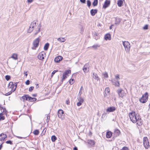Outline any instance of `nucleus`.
Here are the masks:
<instances>
[{
  "label": "nucleus",
  "mask_w": 150,
  "mask_h": 150,
  "mask_svg": "<svg viewBox=\"0 0 150 150\" xmlns=\"http://www.w3.org/2000/svg\"><path fill=\"white\" fill-rule=\"evenodd\" d=\"M122 44L126 52H129L130 49V45L129 43L127 41H122Z\"/></svg>",
  "instance_id": "obj_2"
},
{
  "label": "nucleus",
  "mask_w": 150,
  "mask_h": 150,
  "mask_svg": "<svg viewBox=\"0 0 150 150\" xmlns=\"http://www.w3.org/2000/svg\"><path fill=\"white\" fill-rule=\"evenodd\" d=\"M98 4V0H94L92 3V5L93 6H96Z\"/></svg>",
  "instance_id": "obj_33"
},
{
  "label": "nucleus",
  "mask_w": 150,
  "mask_h": 150,
  "mask_svg": "<svg viewBox=\"0 0 150 150\" xmlns=\"http://www.w3.org/2000/svg\"><path fill=\"white\" fill-rule=\"evenodd\" d=\"M3 135L4 136V137H2L0 139L1 141L4 140L6 138L7 136L6 134H4V133H1L0 134V136L2 137Z\"/></svg>",
  "instance_id": "obj_27"
},
{
  "label": "nucleus",
  "mask_w": 150,
  "mask_h": 150,
  "mask_svg": "<svg viewBox=\"0 0 150 150\" xmlns=\"http://www.w3.org/2000/svg\"><path fill=\"white\" fill-rule=\"evenodd\" d=\"M143 29L144 30H146L148 29V25H145L143 27Z\"/></svg>",
  "instance_id": "obj_54"
},
{
  "label": "nucleus",
  "mask_w": 150,
  "mask_h": 150,
  "mask_svg": "<svg viewBox=\"0 0 150 150\" xmlns=\"http://www.w3.org/2000/svg\"><path fill=\"white\" fill-rule=\"evenodd\" d=\"M77 99L79 102L77 103V106H79L81 105L84 102V100L82 98H79Z\"/></svg>",
  "instance_id": "obj_12"
},
{
  "label": "nucleus",
  "mask_w": 150,
  "mask_h": 150,
  "mask_svg": "<svg viewBox=\"0 0 150 150\" xmlns=\"http://www.w3.org/2000/svg\"><path fill=\"white\" fill-rule=\"evenodd\" d=\"M41 27V25L40 24H39L38 26V33L40 31V29Z\"/></svg>",
  "instance_id": "obj_48"
},
{
  "label": "nucleus",
  "mask_w": 150,
  "mask_h": 150,
  "mask_svg": "<svg viewBox=\"0 0 150 150\" xmlns=\"http://www.w3.org/2000/svg\"><path fill=\"white\" fill-rule=\"evenodd\" d=\"M28 95H24L20 98V100L24 102L25 100H28Z\"/></svg>",
  "instance_id": "obj_16"
},
{
  "label": "nucleus",
  "mask_w": 150,
  "mask_h": 150,
  "mask_svg": "<svg viewBox=\"0 0 150 150\" xmlns=\"http://www.w3.org/2000/svg\"><path fill=\"white\" fill-rule=\"evenodd\" d=\"M110 90L108 87H107L105 88V94L107 95V94L109 93L110 92Z\"/></svg>",
  "instance_id": "obj_36"
},
{
  "label": "nucleus",
  "mask_w": 150,
  "mask_h": 150,
  "mask_svg": "<svg viewBox=\"0 0 150 150\" xmlns=\"http://www.w3.org/2000/svg\"><path fill=\"white\" fill-rule=\"evenodd\" d=\"M123 4V1L122 0H118L117 1V4L118 6L121 7Z\"/></svg>",
  "instance_id": "obj_28"
},
{
  "label": "nucleus",
  "mask_w": 150,
  "mask_h": 150,
  "mask_svg": "<svg viewBox=\"0 0 150 150\" xmlns=\"http://www.w3.org/2000/svg\"><path fill=\"white\" fill-rule=\"evenodd\" d=\"M98 10L97 9H92L90 11V13L91 16H93L97 13Z\"/></svg>",
  "instance_id": "obj_19"
},
{
  "label": "nucleus",
  "mask_w": 150,
  "mask_h": 150,
  "mask_svg": "<svg viewBox=\"0 0 150 150\" xmlns=\"http://www.w3.org/2000/svg\"><path fill=\"white\" fill-rule=\"evenodd\" d=\"M128 150V148L126 146L123 147L122 148V149H121V150Z\"/></svg>",
  "instance_id": "obj_53"
},
{
  "label": "nucleus",
  "mask_w": 150,
  "mask_h": 150,
  "mask_svg": "<svg viewBox=\"0 0 150 150\" xmlns=\"http://www.w3.org/2000/svg\"><path fill=\"white\" fill-rule=\"evenodd\" d=\"M112 135V133L110 131H108L106 132V137L107 138H110Z\"/></svg>",
  "instance_id": "obj_25"
},
{
  "label": "nucleus",
  "mask_w": 150,
  "mask_h": 150,
  "mask_svg": "<svg viewBox=\"0 0 150 150\" xmlns=\"http://www.w3.org/2000/svg\"><path fill=\"white\" fill-rule=\"evenodd\" d=\"M11 58L15 60H16L18 59L17 55L16 54H13L11 56Z\"/></svg>",
  "instance_id": "obj_34"
},
{
  "label": "nucleus",
  "mask_w": 150,
  "mask_h": 150,
  "mask_svg": "<svg viewBox=\"0 0 150 150\" xmlns=\"http://www.w3.org/2000/svg\"><path fill=\"white\" fill-rule=\"evenodd\" d=\"M115 79L116 80L118 81L120 79V78L119 77V74H117L115 76Z\"/></svg>",
  "instance_id": "obj_43"
},
{
  "label": "nucleus",
  "mask_w": 150,
  "mask_h": 150,
  "mask_svg": "<svg viewBox=\"0 0 150 150\" xmlns=\"http://www.w3.org/2000/svg\"><path fill=\"white\" fill-rule=\"evenodd\" d=\"M2 109H3V107L2 106V105L0 104V109L1 111H2Z\"/></svg>",
  "instance_id": "obj_61"
},
{
  "label": "nucleus",
  "mask_w": 150,
  "mask_h": 150,
  "mask_svg": "<svg viewBox=\"0 0 150 150\" xmlns=\"http://www.w3.org/2000/svg\"><path fill=\"white\" fill-rule=\"evenodd\" d=\"M11 78V76H10L7 75L5 76V79L7 81H8Z\"/></svg>",
  "instance_id": "obj_45"
},
{
  "label": "nucleus",
  "mask_w": 150,
  "mask_h": 150,
  "mask_svg": "<svg viewBox=\"0 0 150 150\" xmlns=\"http://www.w3.org/2000/svg\"><path fill=\"white\" fill-rule=\"evenodd\" d=\"M4 114L2 113H0V120H3L5 119V117L4 116H3V115Z\"/></svg>",
  "instance_id": "obj_39"
},
{
  "label": "nucleus",
  "mask_w": 150,
  "mask_h": 150,
  "mask_svg": "<svg viewBox=\"0 0 150 150\" xmlns=\"http://www.w3.org/2000/svg\"><path fill=\"white\" fill-rule=\"evenodd\" d=\"M12 91H9L8 93H6L5 95L6 96H8L9 95H10L12 93Z\"/></svg>",
  "instance_id": "obj_52"
},
{
  "label": "nucleus",
  "mask_w": 150,
  "mask_h": 150,
  "mask_svg": "<svg viewBox=\"0 0 150 150\" xmlns=\"http://www.w3.org/2000/svg\"><path fill=\"white\" fill-rule=\"evenodd\" d=\"M63 59L62 57L59 56L56 57L54 59V61L56 62H59Z\"/></svg>",
  "instance_id": "obj_17"
},
{
  "label": "nucleus",
  "mask_w": 150,
  "mask_h": 150,
  "mask_svg": "<svg viewBox=\"0 0 150 150\" xmlns=\"http://www.w3.org/2000/svg\"><path fill=\"white\" fill-rule=\"evenodd\" d=\"M71 72V71L70 70H68L66 71L64 73H63L65 75L68 76L69 74H70Z\"/></svg>",
  "instance_id": "obj_42"
},
{
  "label": "nucleus",
  "mask_w": 150,
  "mask_h": 150,
  "mask_svg": "<svg viewBox=\"0 0 150 150\" xmlns=\"http://www.w3.org/2000/svg\"><path fill=\"white\" fill-rule=\"evenodd\" d=\"M3 147L2 144L0 145V150Z\"/></svg>",
  "instance_id": "obj_64"
},
{
  "label": "nucleus",
  "mask_w": 150,
  "mask_h": 150,
  "mask_svg": "<svg viewBox=\"0 0 150 150\" xmlns=\"http://www.w3.org/2000/svg\"><path fill=\"white\" fill-rule=\"evenodd\" d=\"M73 150H78V148L77 147L75 146L74 147V148H73Z\"/></svg>",
  "instance_id": "obj_62"
},
{
  "label": "nucleus",
  "mask_w": 150,
  "mask_h": 150,
  "mask_svg": "<svg viewBox=\"0 0 150 150\" xmlns=\"http://www.w3.org/2000/svg\"><path fill=\"white\" fill-rule=\"evenodd\" d=\"M116 108L115 107L112 106L108 108L106 110L107 112H112L115 111Z\"/></svg>",
  "instance_id": "obj_13"
},
{
  "label": "nucleus",
  "mask_w": 150,
  "mask_h": 150,
  "mask_svg": "<svg viewBox=\"0 0 150 150\" xmlns=\"http://www.w3.org/2000/svg\"><path fill=\"white\" fill-rule=\"evenodd\" d=\"M102 75L103 76V78H107L108 77V74L106 72H105L102 73Z\"/></svg>",
  "instance_id": "obj_32"
},
{
  "label": "nucleus",
  "mask_w": 150,
  "mask_h": 150,
  "mask_svg": "<svg viewBox=\"0 0 150 150\" xmlns=\"http://www.w3.org/2000/svg\"><path fill=\"white\" fill-rule=\"evenodd\" d=\"M121 21V19L119 18H116L115 24L117 25H119Z\"/></svg>",
  "instance_id": "obj_23"
},
{
  "label": "nucleus",
  "mask_w": 150,
  "mask_h": 150,
  "mask_svg": "<svg viewBox=\"0 0 150 150\" xmlns=\"http://www.w3.org/2000/svg\"><path fill=\"white\" fill-rule=\"evenodd\" d=\"M120 133V132L119 130L117 129H115L114 133V137H117L119 135Z\"/></svg>",
  "instance_id": "obj_15"
},
{
  "label": "nucleus",
  "mask_w": 150,
  "mask_h": 150,
  "mask_svg": "<svg viewBox=\"0 0 150 150\" xmlns=\"http://www.w3.org/2000/svg\"><path fill=\"white\" fill-rule=\"evenodd\" d=\"M106 114V113H104L102 115V118L105 117Z\"/></svg>",
  "instance_id": "obj_58"
},
{
  "label": "nucleus",
  "mask_w": 150,
  "mask_h": 150,
  "mask_svg": "<svg viewBox=\"0 0 150 150\" xmlns=\"http://www.w3.org/2000/svg\"><path fill=\"white\" fill-rule=\"evenodd\" d=\"M6 143L7 144H10L11 145L13 144L11 140H8L6 142Z\"/></svg>",
  "instance_id": "obj_49"
},
{
  "label": "nucleus",
  "mask_w": 150,
  "mask_h": 150,
  "mask_svg": "<svg viewBox=\"0 0 150 150\" xmlns=\"http://www.w3.org/2000/svg\"><path fill=\"white\" fill-rule=\"evenodd\" d=\"M100 47V45L98 44L94 45L91 47L92 48H93L94 49L96 50L98 47Z\"/></svg>",
  "instance_id": "obj_35"
},
{
  "label": "nucleus",
  "mask_w": 150,
  "mask_h": 150,
  "mask_svg": "<svg viewBox=\"0 0 150 150\" xmlns=\"http://www.w3.org/2000/svg\"><path fill=\"white\" fill-rule=\"evenodd\" d=\"M80 1L82 3L85 4L86 2V0H80Z\"/></svg>",
  "instance_id": "obj_57"
},
{
  "label": "nucleus",
  "mask_w": 150,
  "mask_h": 150,
  "mask_svg": "<svg viewBox=\"0 0 150 150\" xmlns=\"http://www.w3.org/2000/svg\"><path fill=\"white\" fill-rule=\"evenodd\" d=\"M57 40L58 41L61 42H64L66 40L64 38H57Z\"/></svg>",
  "instance_id": "obj_31"
},
{
  "label": "nucleus",
  "mask_w": 150,
  "mask_h": 150,
  "mask_svg": "<svg viewBox=\"0 0 150 150\" xmlns=\"http://www.w3.org/2000/svg\"><path fill=\"white\" fill-rule=\"evenodd\" d=\"M36 21H33L31 23L29 28L28 30V32L29 33H31L33 30L34 27L36 24Z\"/></svg>",
  "instance_id": "obj_6"
},
{
  "label": "nucleus",
  "mask_w": 150,
  "mask_h": 150,
  "mask_svg": "<svg viewBox=\"0 0 150 150\" xmlns=\"http://www.w3.org/2000/svg\"><path fill=\"white\" fill-rule=\"evenodd\" d=\"M89 64L88 63H86L85 64L83 68V69L84 72L86 73L87 71V68H88Z\"/></svg>",
  "instance_id": "obj_20"
},
{
  "label": "nucleus",
  "mask_w": 150,
  "mask_h": 150,
  "mask_svg": "<svg viewBox=\"0 0 150 150\" xmlns=\"http://www.w3.org/2000/svg\"><path fill=\"white\" fill-rule=\"evenodd\" d=\"M87 6L89 7L91 5V2L90 0H87Z\"/></svg>",
  "instance_id": "obj_41"
},
{
  "label": "nucleus",
  "mask_w": 150,
  "mask_h": 150,
  "mask_svg": "<svg viewBox=\"0 0 150 150\" xmlns=\"http://www.w3.org/2000/svg\"><path fill=\"white\" fill-rule=\"evenodd\" d=\"M39 131L38 129L35 130L33 132V134L35 135H38L39 134Z\"/></svg>",
  "instance_id": "obj_40"
},
{
  "label": "nucleus",
  "mask_w": 150,
  "mask_h": 150,
  "mask_svg": "<svg viewBox=\"0 0 150 150\" xmlns=\"http://www.w3.org/2000/svg\"><path fill=\"white\" fill-rule=\"evenodd\" d=\"M129 116L130 120L133 123H135L137 122V124L140 126L142 124V120L139 115H136L135 112L132 111L129 113Z\"/></svg>",
  "instance_id": "obj_1"
},
{
  "label": "nucleus",
  "mask_w": 150,
  "mask_h": 150,
  "mask_svg": "<svg viewBox=\"0 0 150 150\" xmlns=\"http://www.w3.org/2000/svg\"><path fill=\"white\" fill-rule=\"evenodd\" d=\"M104 39L105 40H111V35L109 34H107L105 35L104 36Z\"/></svg>",
  "instance_id": "obj_21"
},
{
  "label": "nucleus",
  "mask_w": 150,
  "mask_h": 150,
  "mask_svg": "<svg viewBox=\"0 0 150 150\" xmlns=\"http://www.w3.org/2000/svg\"><path fill=\"white\" fill-rule=\"evenodd\" d=\"M32 96L34 97H36L37 96L36 94H33L32 95Z\"/></svg>",
  "instance_id": "obj_63"
},
{
  "label": "nucleus",
  "mask_w": 150,
  "mask_h": 150,
  "mask_svg": "<svg viewBox=\"0 0 150 150\" xmlns=\"http://www.w3.org/2000/svg\"><path fill=\"white\" fill-rule=\"evenodd\" d=\"M14 84V86H15V88L14 89V90L13 91V92H14L16 90V87H17V83L16 82Z\"/></svg>",
  "instance_id": "obj_51"
},
{
  "label": "nucleus",
  "mask_w": 150,
  "mask_h": 150,
  "mask_svg": "<svg viewBox=\"0 0 150 150\" xmlns=\"http://www.w3.org/2000/svg\"><path fill=\"white\" fill-rule=\"evenodd\" d=\"M37 99L35 98H32L30 96L28 95V100L30 102H33L35 101Z\"/></svg>",
  "instance_id": "obj_24"
},
{
  "label": "nucleus",
  "mask_w": 150,
  "mask_h": 150,
  "mask_svg": "<svg viewBox=\"0 0 150 150\" xmlns=\"http://www.w3.org/2000/svg\"><path fill=\"white\" fill-rule=\"evenodd\" d=\"M87 143L90 147L94 146L95 144V141L91 139L88 140Z\"/></svg>",
  "instance_id": "obj_11"
},
{
  "label": "nucleus",
  "mask_w": 150,
  "mask_h": 150,
  "mask_svg": "<svg viewBox=\"0 0 150 150\" xmlns=\"http://www.w3.org/2000/svg\"><path fill=\"white\" fill-rule=\"evenodd\" d=\"M67 78V75H65L64 74H63L62 78V79L61 80V83H60L59 86L61 85V84L62 83L63 81L65 79H66Z\"/></svg>",
  "instance_id": "obj_30"
},
{
  "label": "nucleus",
  "mask_w": 150,
  "mask_h": 150,
  "mask_svg": "<svg viewBox=\"0 0 150 150\" xmlns=\"http://www.w3.org/2000/svg\"><path fill=\"white\" fill-rule=\"evenodd\" d=\"M111 81L113 85L119 87L120 86L119 81H118L116 80L115 79H112Z\"/></svg>",
  "instance_id": "obj_10"
},
{
  "label": "nucleus",
  "mask_w": 150,
  "mask_h": 150,
  "mask_svg": "<svg viewBox=\"0 0 150 150\" xmlns=\"http://www.w3.org/2000/svg\"><path fill=\"white\" fill-rule=\"evenodd\" d=\"M74 79H71L69 81V83L71 85L73 84L74 83Z\"/></svg>",
  "instance_id": "obj_44"
},
{
  "label": "nucleus",
  "mask_w": 150,
  "mask_h": 150,
  "mask_svg": "<svg viewBox=\"0 0 150 150\" xmlns=\"http://www.w3.org/2000/svg\"><path fill=\"white\" fill-rule=\"evenodd\" d=\"M148 97V93L146 92L144 94L142 95V97L139 99V100L141 103H144L147 100Z\"/></svg>",
  "instance_id": "obj_3"
},
{
  "label": "nucleus",
  "mask_w": 150,
  "mask_h": 150,
  "mask_svg": "<svg viewBox=\"0 0 150 150\" xmlns=\"http://www.w3.org/2000/svg\"><path fill=\"white\" fill-rule=\"evenodd\" d=\"M66 103L67 104H69V103H70L69 101L68 100H67Z\"/></svg>",
  "instance_id": "obj_60"
},
{
  "label": "nucleus",
  "mask_w": 150,
  "mask_h": 150,
  "mask_svg": "<svg viewBox=\"0 0 150 150\" xmlns=\"http://www.w3.org/2000/svg\"><path fill=\"white\" fill-rule=\"evenodd\" d=\"M50 118V116H47V119L46 120V122H48Z\"/></svg>",
  "instance_id": "obj_55"
},
{
  "label": "nucleus",
  "mask_w": 150,
  "mask_h": 150,
  "mask_svg": "<svg viewBox=\"0 0 150 150\" xmlns=\"http://www.w3.org/2000/svg\"><path fill=\"white\" fill-rule=\"evenodd\" d=\"M58 71L57 70H54L53 71L52 73L51 74V77H52L53 75H54V74H55V73Z\"/></svg>",
  "instance_id": "obj_47"
},
{
  "label": "nucleus",
  "mask_w": 150,
  "mask_h": 150,
  "mask_svg": "<svg viewBox=\"0 0 150 150\" xmlns=\"http://www.w3.org/2000/svg\"><path fill=\"white\" fill-rule=\"evenodd\" d=\"M93 37L94 39L96 40L100 38V37L98 36V34L96 32H95L94 34Z\"/></svg>",
  "instance_id": "obj_26"
},
{
  "label": "nucleus",
  "mask_w": 150,
  "mask_h": 150,
  "mask_svg": "<svg viewBox=\"0 0 150 150\" xmlns=\"http://www.w3.org/2000/svg\"><path fill=\"white\" fill-rule=\"evenodd\" d=\"M57 139V138L55 135H53L51 137V140L53 142H54Z\"/></svg>",
  "instance_id": "obj_37"
},
{
  "label": "nucleus",
  "mask_w": 150,
  "mask_h": 150,
  "mask_svg": "<svg viewBox=\"0 0 150 150\" xmlns=\"http://www.w3.org/2000/svg\"><path fill=\"white\" fill-rule=\"evenodd\" d=\"M34 87L33 86H31L29 88V91L31 92L34 89Z\"/></svg>",
  "instance_id": "obj_50"
},
{
  "label": "nucleus",
  "mask_w": 150,
  "mask_h": 150,
  "mask_svg": "<svg viewBox=\"0 0 150 150\" xmlns=\"http://www.w3.org/2000/svg\"><path fill=\"white\" fill-rule=\"evenodd\" d=\"M82 93H81V90H80L78 94V96H77V99H78L79 98H82L81 97V94H82Z\"/></svg>",
  "instance_id": "obj_46"
},
{
  "label": "nucleus",
  "mask_w": 150,
  "mask_h": 150,
  "mask_svg": "<svg viewBox=\"0 0 150 150\" xmlns=\"http://www.w3.org/2000/svg\"><path fill=\"white\" fill-rule=\"evenodd\" d=\"M14 84H13V82L11 81L9 82L8 84V88L11 89V91L13 92V91L14 90Z\"/></svg>",
  "instance_id": "obj_18"
},
{
  "label": "nucleus",
  "mask_w": 150,
  "mask_h": 150,
  "mask_svg": "<svg viewBox=\"0 0 150 150\" xmlns=\"http://www.w3.org/2000/svg\"><path fill=\"white\" fill-rule=\"evenodd\" d=\"M93 77L97 81L100 80L97 74L95 72L93 73Z\"/></svg>",
  "instance_id": "obj_22"
},
{
  "label": "nucleus",
  "mask_w": 150,
  "mask_h": 150,
  "mask_svg": "<svg viewBox=\"0 0 150 150\" xmlns=\"http://www.w3.org/2000/svg\"><path fill=\"white\" fill-rule=\"evenodd\" d=\"M40 40L39 38H38L33 41V47H32V49L35 50L36 48L38 47Z\"/></svg>",
  "instance_id": "obj_4"
},
{
  "label": "nucleus",
  "mask_w": 150,
  "mask_h": 150,
  "mask_svg": "<svg viewBox=\"0 0 150 150\" xmlns=\"http://www.w3.org/2000/svg\"><path fill=\"white\" fill-rule=\"evenodd\" d=\"M117 92L119 96L122 98L125 94L124 91L121 89L117 90Z\"/></svg>",
  "instance_id": "obj_9"
},
{
  "label": "nucleus",
  "mask_w": 150,
  "mask_h": 150,
  "mask_svg": "<svg viewBox=\"0 0 150 150\" xmlns=\"http://www.w3.org/2000/svg\"><path fill=\"white\" fill-rule=\"evenodd\" d=\"M30 83V81L29 80H28L25 82V84L27 85H28Z\"/></svg>",
  "instance_id": "obj_56"
},
{
  "label": "nucleus",
  "mask_w": 150,
  "mask_h": 150,
  "mask_svg": "<svg viewBox=\"0 0 150 150\" xmlns=\"http://www.w3.org/2000/svg\"><path fill=\"white\" fill-rule=\"evenodd\" d=\"M64 114V111L61 109L59 110L58 112V116L59 118H62V116H63Z\"/></svg>",
  "instance_id": "obj_14"
},
{
  "label": "nucleus",
  "mask_w": 150,
  "mask_h": 150,
  "mask_svg": "<svg viewBox=\"0 0 150 150\" xmlns=\"http://www.w3.org/2000/svg\"><path fill=\"white\" fill-rule=\"evenodd\" d=\"M143 141L144 147L146 149H148L150 146V145L148 138L146 137H144L143 138Z\"/></svg>",
  "instance_id": "obj_5"
},
{
  "label": "nucleus",
  "mask_w": 150,
  "mask_h": 150,
  "mask_svg": "<svg viewBox=\"0 0 150 150\" xmlns=\"http://www.w3.org/2000/svg\"><path fill=\"white\" fill-rule=\"evenodd\" d=\"M45 53L44 51H42L39 53L38 56V57L40 60H42L45 57Z\"/></svg>",
  "instance_id": "obj_7"
},
{
  "label": "nucleus",
  "mask_w": 150,
  "mask_h": 150,
  "mask_svg": "<svg viewBox=\"0 0 150 150\" xmlns=\"http://www.w3.org/2000/svg\"><path fill=\"white\" fill-rule=\"evenodd\" d=\"M110 0H106L103 5V8L104 9L108 7L110 5Z\"/></svg>",
  "instance_id": "obj_8"
},
{
  "label": "nucleus",
  "mask_w": 150,
  "mask_h": 150,
  "mask_svg": "<svg viewBox=\"0 0 150 150\" xmlns=\"http://www.w3.org/2000/svg\"><path fill=\"white\" fill-rule=\"evenodd\" d=\"M1 111L2 112L1 113H2L4 114H7V111L5 107H3V109H2V110Z\"/></svg>",
  "instance_id": "obj_38"
},
{
  "label": "nucleus",
  "mask_w": 150,
  "mask_h": 150,
  "mask_svg": "<svg viewBox=\"0 0 150 150\" xmlns=\"http://www.w3.org/2000/svg\"><path fill=\"white\" fill-rule=\"evenodd\" d=\"M33 1V0H28L27 2L28 3H30L32 2Z\"/></svg>",
  "instance_id": "obj_59"
},
{
  "label": "nucleus",
  "mask_w": 150,
  "mask_h": 150,
  "mask_svg": "<svg viewBox=\"0 0 150 150\" xmlns=\"http://www.w3.org/2000/svg\"><path fill=\"white\" fill-rule=\"evenodd\" d=\"M50 44L48 43H47L45 44L44 46V50H47L49 48Z\"/></svg>",
  "instance_id": "obj_29"
}]
</instances>
